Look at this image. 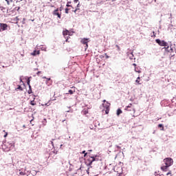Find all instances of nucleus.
I'll list each match as a JSON object with an SVG mask.
<instances>
[{
  "mask_svg": "<svg viewBox=\"0 0 176 176\" xmlns=\"http://www.w3.org/2000/svg\"><path fill=\"white\" fill-rule=\"evenodd\" d=\"M47 80H50V78H47Z\"/></svg>",
  "mask_w": 176,
  "mask_h": 176,
  "instance_id": "nucleus-47",
  "label": "nucleus"
},
{
  "mask_svg": "<svg viewBox=\"0 0 176 176\" xmlns=\"http://www.w3.org/2000/svg\"><path fill=\"white\" fill-rule=\"evenodd\" d=\"M40 52L39 51H36V54H40Z\"/></svg>",
  "mask_w": 176,
  "mask_h": 176,
  "instance_id": "nucleus-35",
  "label": "nucleus"
},
{
  "mask_svg": "<svg viewBox=\"0 0 176 176\" xmlns=\"http://www.w3.org/2000/svg\"><path fill=\"white\" fill-rule=\"evenodd\" d=\"M109 105L110 104L108 102H106V103L102 104V106L104 107L103 111H104L107 115L109 113Z\"/></svg>",
  "mask_w": 176,
  "mask_h": 176,
  "instance_id": "nucleus-5",
  "label": "nucleus"
},
{
  "mask_svg": "<svg viewBox=\"0 0 176 176\" xmlns=\"http://www.w3.org/2000/svg\"><path fill=\"white\" fill-rule=\"evenodd\" d=\"M135 72H138V74H141V69H140V67H135Z\"/></svg>",
  "mask_w": 176,
  "mask_h": 176,
  "instance_id": "nucleus-13",
  "label": "nucleus"
},
{
  "mask_svg": "<svg viewBox=\"0 0 176 176\" xmlns=\"http://www.w3.org/2000/svg\"><path fill=\"white\" fill-rule=\"evenodd\" d=\"M0 10L3 13H8V8H4L3 6H0Z\"/></svg>",
  "mask_w": 176,
  "mask_h": 176,
  "instance_id": "nucleus-10",
  "label": "nucleus"
},
{
  "mask_svg": "<svg viewBox=\"0 0 176 176\" xmlns=\"http://www.w3.org/2000/svg\"><path fill=\"white\" fill-rule=\"evenodd\" d=\"M17 89H19V90H23V88L21 87V86L19 85V87H17Z\"/></svg>",
  "mask_w": 176,
  "mask_h": 176,
  "instance_id": "nucleus-31",
  "label": "nucleus"
},
{
  "mask_svg": "<svg viewBox=\"0 0 176 176\" xmlns=\"http://www.w3.org/2000/svg\"><path fill=\"white\" fill-rule=\"evenodd\" d=\"M105 56H106V58H109V56L107 55V54H105Z\"/></svg>",
  "mask_w": 176,
  "mask_h": 176,
  "instance_id": "nucleus-38",
  "label": "nucleus"
},
{
  "mask_svg": "<svg viewBox=\"0 0 176 176\" xmlns=\"http://www.w3.org/2000/svg\"><path fill=\"white\" fill-rule=\"evenodd\" d=\"M141 77L138 76L135 80V83L137 85H142V83H141Z\"/></svg>",
  "mask_w": 176,
  "mask_h": 176,
  "instance_id": "nucleus-12",
  "label": "nucleus"
},
{
  "mask_svg": "<svg viewBox=\"0 0 176 176\" xmlns=\"http://www.w3.org/2000/svg\"><path fill=\"white\" fill-rule=\"evenodd\" d=\"M50 6H51V8H54V6H53V5H51Z\"/></svg>",
  "mask_w": 176,
  "mask_h": 176,
  "instance_id": "nucleus-43",
  "label": "nucleus"
},
{
  "mask_svg": "<svg viewBox=\"0 0 176 176\" xmlns=\"http://www.w3.org/2000/svg\"><path fill=\"white\" fill-rule=\"evenodd\" d=\"M20 175H25V172H20Z\"/></svg>",
  "mask_w": 176,
  "mask_h": 176,
  "instance_id": "nucleus-27",
  "label": "nucleus"
},
{
  "mask_svg": "<svg viewBox=\"0 0 176 176\" xmlns=\"http://www.w3.org/2000/svg\"><path fill=\"white\" fill-rule=\"evenodd\" d=\"M63 35L64 36H67V35H71V32H69V30H65L63 32Z\"/></svg>",
  "mask_w": 176,
  "mask_h": 176,
  "instance_id": "nucleus-9",
  "label": "nucleus"
},
{
  "mask_svg": "<svg viewBox=\"0 0 176 176\" xmlns=\"http://www.w3.org/2000/svg\"><path fill=\"white\" fill-rule=\"evenodd\" d=\"M61 8H56L55 10H54L52 14L53 16H57L58 19H61Z\"/></svg>",
  "mask_w": 176,
  "mask_h": 176,
  "instance_id": "nucleus-4",
  "label": "nucleus"
},
{
  "mask_svg": "<svg viewBox=\"0 0 176 176\" xmlns=\"http://www.w3.org/2000/svg\"><path fill=\"white\" fill-rule=\"evenodd\" d=\"M103 102H104V104H105V102L107 103V100H103Z\"/></svg>",
  "mask_w": 176,
  "mask_h": 176,
  "instance_id": "nucleus-40",
  "label": "nucleus"
},
{
  "mask_svg": "<svg viewBox=\"0 0 176 176\" xmlns=\"http://www.w3.org/2000/svg\"><path fill=\"white\" fill-rule=\"evenodd\" d=\"M80 43L82 44V45H85V51L86 52V50H87V47H89V38H82L81 41H80Z\"/></svg>",
  "mask_w": 176,
  "mask_h": 176,
  "instance_id": "nucleus-6",
  "label": "nucleus"
},
{
  "mask_svg": "<svg viewBox=\"0 0 176 176\" xmlns=\"http://www.w3.org/2000/svg\"><path fill=\"white\" fill-rule=\"evenodd\" d=\"M117 148H118V149H120V146H117Z\"/></svg>",
  "mask_w": 176,
  "mask_h": 176,
  "instance_id": "nucleus-44",
  "label": "nucleus"
},
{
  "mask_svg": "<svg viewBox=\"0 0 176 176\" xmlns=\"http://www.w3.org/2000/svg\"><path fill=\"white\" fill-rule=\"evenodd\" d=\"M132 105H133L132 104H129L125 108V110H126V111H129V109L133 108V107H131Z\"/></svg>",
  "mask_w": 176,
  "mask_h": 176,
  "instance_id": "nucleus-15",
  "label": "nucleus"
},
{
  "mask_svg": "<svg viewBox=\"0 0 176 176\" xmlns=\"http://www.w3.org/2000/svg\"><path fill=\"white\" fill-rule=\"evenodd\" d=\"M69 12V8H65V13L67 14H68Z\"/></svg>",
  "mask_w": 176,
  "mask_h": 176,
  "instance_id": "nucleus-24",
  "label": "nucleus"
},
{
  "mask_svg": "<svg viewBox=\"0 0 176 176\" xmlns=\"http://www.w3.org/2000/svg\"><path fill=\"white\" fill-rule=\"evenodd\" d=\"M3 132L6 133L4 135V138H6V137H8V132H6L5 131H3Z\"/></svg>",
  "mask_w": 176,
  "mask_h": 176,
  "instance_id": "nucleus-28",
  "label": "nucleus"
},
{
  "mask_svg": "<svg viewBox=\"0 0 176 176\" xmlns=\"http://www.w3.org/2000/svg\"><path fill=\"white\" fill-rule=\"evenodd\" d=\"M116 47H117V50L118 52H120V47L119 45H116Z\"/></svg>",
  "mask_w": 176,
  "mask_h": 176,
  "instance_id": "nucleus-21",
  "label": "nucleus"
},
{
  "mask_svg": "<svg viewBox=\"0 0 176 176\" xmlns=\"http://www.w3.org/2000/svg\"><path fill=\"white\" fill-rule=\"evenodd\" d=\"M30 89L28 91V94H31V93H32V90L31 89V87Z\"/></svg>",
  "mask_w": 176,
  "mask_h": 176,
  "instance_id": "nucleus-29",
  "label": "nucleus"
},
{
  "mask_svg": "<svg viewBox=\"0 0 176 176\" xmlns=\"http://www.w3.org/2000/svg\"><path fill=\"white\" fill-rule=\"evenodd\" d=\"M126 111H135V110H134V108H131V109H129V110H126Z\"/></svg>",
  "mask_w": 176,
  "mask_h": 176,
  "instance_id": "nucleus-34",
  "label": "nucleus"
},
{
  "mask_svg": "<svg viewBox=\"0 0 176 176\" xmlns=\"http://www.w3.org/2000/svg\"><path fill=\"white\" fill-rule=\"evenodd\" d=\"M27 83L29 86V88L31 89V85H30V78H28V81H27Z\"/></svg>",
  "mask_w": 176,
  "mask_h": 176,
  "instance_id": "nucleus-22",
  "label": "nucleus"
},
{
  "mask_svg": "<svg viewBox=\"0 0 176 176\" xmlns=\"http://www.w3.org/2000/svg\"><path fill=\"white\" fill-rule=\"evenodd\" d=\"M14 10H17V11L20 10V7H15L14 8Z\"/></svg>",
  "mask_w": 176,
  "mask_h": 176,
  "instance_id": "nucleus-23",
  "label": "nucleus"
},
{
  "mask_svg": "<svg viewBox=\"0 0 176 176\" xmlns=\"http://www.w3.org/2000/svg\"><path fill=\"white\" fill-rule=\"evenodd\" d=\"M133 65L135 67V68L137 67V64L133 63Z\"/></svg>",
  "mask_w": 176,
  "mask_h": 176,
  "instance_id": "nucleus-36",
  "label": "nucleus"
},
{
  "mask_svg": "<svg viewBox=\"0 0 176 176\" xmlns=\"http://www.w3.org/2000/svg\"><path fill=\"white\" fill-rule=\"evenodd\" d=\"M69 37L67 38L66 42H68Z\"/></svg>",
  "mask_w": 176,
  "mask_h": 176,
  "instance_id": "nucleus-42",
  "label": "nucleus"
},
{
  "mask_svg": "<svg viewBox=\"0 0 176 176\" xmlns=\"http://www.w3.org/2000/svg\"><path fill=\"white\" fill-rule=\"evenodd\" d=\"M39 74H42V72H38L36 73V75H38V76H39Z\"/></svg>",
  "mask_w": 176,
  "mask_h": 176,
  "instance_id": "nucleus-33",
  "label": "nucleus"
},
{
  "mask_svg": "<svg viewBox=\"0 0 176 176\" xmlns=\"http://www.w3.org/2000/svg\"><path fill=\"white\" fill-rule=\"evenodd\" d=\"M24 129H25V125H23Z\"/></svg>",
  "mask_w": 176,
  "mask_h": 176,
  "instance_id": "nucleus-48",
  "label": "nucleus"
},
{
  "mask_svg": "<svg viewBox=\"0 0 176 176\" xmlns=\"http://www.w3.org/2000/svg\"><path fill=\"white\" fill-rule=\"evenodd\" d=\"M32 56H36V51H34V52L32 53Z\"/></svg>",
  "mask_w": 176,
  "mask_h": 176,
  "instance_id": "nucleus-25",
  "label": "nucleus"
},
{
  "mask_svg": "<svg viewBox=\"0 0 176 176\" xmlns=\"http://www.w3.org/2000/svg\"><path fill=\"white\" fill-rule=\"evenodd\" d=\"M87 161L89 162L88 164L90 166L93 164V162H96V157L89 156Z\"/></svg>",
  "mask_w": 176,
  "mask_h": 176,
  "instance_id": "nucleus-8",
  "label": "nucleus"
},
{
  "mask_svg": "<svg viewBox=\"0 0 176 176\" xmlns=\"http://www.w3.org/2000/svg\"><path fill=\"white\" fill-rule=\"evenodd\" d=\"M168 176H172L171 175V170H169L168 173L166 174Z\"/></svg>",
  "mask_w": 176,
  "mask_h": 176,
  "instance_id": "nucleus-26",
  "label": "nucleus"
},
{
  "mask_svg": "<svg viewBox=\"0 0 176 176\" xmlns=\"http://www.w3.org/2000/svg\"><path fill=\"white\" fill-rule=\"evenodd\" d=\"M79 10V3L77 5V8L74 11V13H76Z\"/></svg>",
  "mask_w": 176,
  "mask_h": 176,
  "instance_id": "nucleus-18",
  "label": "nucleus"
},
{
  "mask_svg": "<svg viewBox=\"0 0 176 176\" xmlns=\"http://www.w3.org/2000/svg\"><path fill=\"white\" fill-rule=\"evenodd\" d=\"M122 109H118V110H117V116H119V115H120V113H122Z\"/></svg>",
  "mask_w": 176,
  "mask_h": 176,
  "instance_id": "nucleus-17",
  "label": "nucleus"
},
{
  "mask_svg": "<svg viewBox=\"0 0 176 176\" xmlns=\"http://www.w3.org/2000/svg\"><path fill=\"white\" fill-rule=\"evenodd\" d=\"M153 36H154V38L156 36V33H155V32H153Z\"/></svg>",
  "mask_w": 176,
  "mask_h": 176,
  "instance_id": "nucleus-32",
  "label": "nucleus"
},
{
  "mask_svg": "<svg viewBox=\"0 0 176 176\" xmlns=\"http://www.w3.org/2000/svg\"><path fill=\"white\" fill-rule=\"evenodd\" d=\"M155 42L156 43H158L160 46H164V47H168V44L164 41H161L160 39L157 38L155 40Z\"/></svg>",
  "mask_w": 176,
  "mask_h": 176,
  "instance_id": "nucleus-3",
  "label": "nucleus"
},
{
  "mask_svg": "<svg viewBox=\"0 0 176 176\" xmlns=\"http://www.w3.org/2000/svg\"><path fill=\"white\" fill-rule=\"evenodd\" d=\"M30 105H36V102H35V98H34L33 100L30 101Z\"/></svg>",
  "mask_w": 176,
  "mask_h": 176,
  "instance_id": "nucleus-14",
  "label": "nucleus"
},
{
  "mask_svg": "<svg viewBox=\"0 0 176 176\" xmlns=\"http://www.w3.org/2000/svg\"><path fill=\"white\" fill-rule=\"evenodd\" d=\"M50 1H52V0H50Z\"/></svg>",
  "mask_w": 176,
  "mask_h": 176,
  "instance_id": "nucleus-50",
  "label": "nucleus"
},
{
  "mask_svg": "<svg viewBox=\"0 0 176 176\" xmlns=\"http://www.w3.org/2000/svg\"><path fill=\"white\" fill-rule=\"evenodd\" d=\"M82 153L84 154V157H86V156H87V153H86V151H83Z\"/></svg>",
  "mask_w": 176,
  "mask_h": 176,
  "instance_id": "nucleus-19",
  "label": "nucleus"
},
{
  "mask_svg": "<svg viewBox=\"0 0 176 176\" xmlns=\"http://www.w3.org/2000/svg\"><path fill=\"white\" fill-rule=\"evenodd\" d=\"M158 127L159 129H161V130L163 131V130H164V126H163L162 124H158Z\"/></svg>",
  "mask_w": 176,
  "mask_h": 176,
  "instance_id": "nucleus-16",
  "label": "nucleus"
},
{
  "mask_svg": "<svg viewBox=\"0 0 176 176\" xmlns=\"http://www.w3.org/2000/svg\"><path fill=\"white\" fill-rule=\"evenodd\" d=\"M164 163L165 164V166L171 167V166H173V164L174 163V161L173 160V158H171V157H166L164 160Z\"/></svg>",
  "mask_w": 176,
  "mask_h": 176,
  "instance_id": "nucleus-1",
  "label": "nucleus"
},
{
  "mask_svg": "<svg viewBox=\"0 0 176 176\" xmlns=\"http://www.w3.org/2000/svg\"><path fill=\"white\" fill-rule=\"evenodd\" d=\"M43 79H46V77H43Z\"/></svg>",
  "mask_w": 176,
  "mask_h": 176,
  "instance_id": "nucleus-49",
  "label": "nucleus"
},
{
  "mask_svg": "<svg viewBox=\"0 0 176 176\" xmlns=\"http://www.w3.org/2000/svg\"><path fill=\"white\" fill-rule=\"evenodd\" d=\"M45 105H46L47 107H49V105H50V103H49V102H48V103H46Z\"/></svg>",
  "mask_w": 176,
  "mask_h": 176,
  "instance_id": "nucleus-37",
  "label": "nucleus"
},
{
  "mask_svg": "<svg viewBox=\"0 0 176 176\" xmlns=\"http://www.w3.org/2000/svg\"><path fill=\"white\" fill-rule=\"evenodd\" d=\"M3 146H7V148L4 149L6 152H9V151H12V149L14 148V144L7 142L3 145Z\"/></svg>",
  "mask_w": 176,
  "mask_h": 176,
  "instance_id": "nucleus-2",
  "label": "nucleus"
},
{
  "mask_svg": "<svg viewBox=\"0 0 176 176\" xmlns=\"http://www.w3.org/2000/svg\"><path fill=\"white\" fill-rule=\"evenodd\" d=\"M21 56L22 57H24V54H21Z\"/></svg>",
  "mask_w": 176,
  "mask_h": 176,
  "instance_id": "nucleus-45",
  "label": "nucleus"
},
{
  "mask_svg": "<svg viewBox=\"0 0 176 176\" xmlns=\"http://www.w3.org/2000/svg\"><path fill=\"white\" fill-rule=\"evenodd\" d=\"M78 1L79 0H74V1L76 2V3H77Z\"/></svg>",
  "mask_w": 176,
  "mask_h": 176,
  "instance_id": "nucleus-39",
  "label": "nucleus"
},
{
  "mask_svg": "<svg viewBox=\"0 0 176 176\" xmlns=\"http://www.w3.org/2000/svg\"><path fill=\"white\" fill-rule=\"evenodd\" d=\"M67 8H68V7H69V6H69V5L67 4Z\"/></svg>",
  "mask_w": 176,
  "mask_h": 176,
  "instance_id": "nucleus-46",
  "label": "nucleus"
},
{
  "mask_svg": "<svg viewBox=\"0 0 176 176\" xmlns=\"http://www.w3.org/2000/svg\"><path fill=\"white\" fill-rule=\"evenodd\" d=\"M75 91H72V89H69V94H74V92Z\"/></svg>",
  "mask_w": 176,
  "mask_h": 176,
  "instance_id": "nucleus-20",
  "label": "nucleus"
},
{
  "mask_svg": "<svg viewBox=\"0 0 176 176\" xmlns=\"http://www.w3.org/2000/svg\"><path fill=\"white\" fill-rule=\"evenodd\" d=\"M6 1L7 2L8 5H9V1H8V0H6Z\"/></svg>",
  "mask_w": 176,
  "mask_h": 176,
  "instance_id": "nucleus-41",
  "label": "nucleus"
},
{
  "mask_svg": "<svg viewBox=\"0 0 176 176\" xmlns=\"http://www.w3.org/2000/svg\"><path fill=\"white\" fill-rule=\"evenodd\" d=\"M168 167L170 166H167V165H164L162 166H161V170L162 171H167V170H168Z\"/></svg>",
  "mask_w": 176,
  "mask_h": 176,
  "instance_id": "nucleus-11",
  "label": "nucleus"
},
{
  "mask_svg": "<svg viewBox=\"0 0 176 176\" xmlns=\"http://www.w3.org/2000/svg\"><path fill=\"white\" fill-rule=\"evenodd\" d=\"M15 20H16V23H19V16H16V18H15Z\"/></svg>",
  "mask_w": 176,
  "mask_h": 176,
  "instance_id": "nucleus-30",
  "label": "nucleus"
},
{
  "mask_svg": "<svg viewBox=\"0 0 176 176\" xmlns=\"http://www.w3.org/2000/svg\"><path fill=\"white\" fill-rule=\"evenodd\" d=\"M6 30H8V24L0 23V32L1 31H6Z\"/></svg>",
  "mask_w": 176,
  "mask_h": 176,
  "instance_id": "nucleus-7",
  "label": "nucleus"
}]
</instances>
